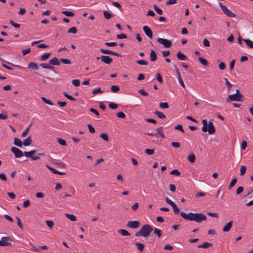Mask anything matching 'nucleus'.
Segmentation results:
<instances>
[{
  "label": "nucleus",
  "instance_id": "nucleus-1",
  "mask_svg": "<svg viewBox=\"0 0 253 253\" xmlns=\"http://www.w3.org/2000/svg\"><path fill=\"white\" fill-rule=\"evenodd\" d=\"M180 214L184 219L189 221H194L197 223H201L207 219L206 215L202 213H193L190 212L187 214L182 211L180 212Z\"/></svg>",
  "mask_w": 253,
  "mask_h": 253
},
{
  "label": "nucleus",
  "instance_id": "nucleus-2",
  "mask_svg": "<svg viewBox=\"0 0 253 253\" xmlns=\"http://www.w3.org/2000/svg\"><path fill=\"white\" fill-rule=\"evenodd\" d=\"M153 230V229L151 225L144 224L142 225L141 229L138 232L135 233V235L136 237L142 236L145 238L150 235Z\"/></svg>",
  "mask_w": 253,
  "mask_h": 253
},
{
  "label": "nucleus",
  "instance_id": "nucleus-3",
  "mask_svg": "<svg viewBox=\"0 0 253 253\" xmlns=\"http://www.w3.org/2000/svg\"><path fill=\"white\" fill-rule=\"evenodd\" d=\"M202 124L203 126L202 128L203 132L208 131L209 133L212 134L215 131V128L213 126V123L211 121H210L208 124L206 120H202Z\"/></svg>",
  "mask_w": 253,
  "mask_h": 253
},
{
  "label": "nucleus",
  "instance_id": "nucleus-4",
  "mask_svg": "<svg viewBox=\"0 0 253 253\" xmlns=\"http://www.w3.org/2000/svg\"><path fill=\"white\" fill-rule=\"evenodd\" d=\"M244 100L243 95H237V94H234L229 95L226 98V101L230 102L231 101H243Z\"/></svg>",
  "mask_w": 253,
  "mask_h": 253
},
{
  "label": "nucleus",
  "instance_id": "nucleus-5",
  "mask_svg": "<svg viewBox=\"0 0 253 253\" xmlns=\"http://www.w3.org/2000/svg\"><path fill=\"white\" fill-rule=\"evenodd\" d=\"M219 5L224 13L228 17H235L236 16V14L229 10L225 5L222 4V3L219 2Z\"/></svg>",
  "mask_w": 253,
  "mask_h": 253
},
{
  "label": "nucleus",
  "instance_id": "nucleus-6",
  "mask_svg": "<svg viewBox=\"0 0 253 253\" xmlns=\"http://www.w3.org/2000/svg\"><path fill=\"white\" fill-rule=\"evenodd\" d=\"M12 239L9 237H2L0 240V246H11V244L10 241H12Z\"/></svg>",
  "mask_w": 253,
  "mask_h": 253
},
{
  "label": "nucleus",
  "instance_id": "nucleus-7",
  "mask_svg": "<svg viewBox=\"0 0 253 253\" xmlns=\"http://www.w3.org/2000/svg\"><path fill=\"white\" fill-rule=\"evenodd\" d=\"M157 42L163 44L164 46L166 48H169L171 46L172 42L168 40L167 39H162V38H158L157 39Z\"/></svg>",
  "mask_w": 253,
  "mask_h": 253
},
{
  "label": "nucleus",
  "instance_id": "nucleus-8",
  "mask_svg": "<svg viewBox=\"0 0 253 253\" xmlns=\"http://www.w3.org/2000/svg\"><path fill=\"white\" fill-rule=\"evenodd\" d=\"M11 151L14 153L16 158H19L23 156V153L22 151L17 147H12L11 148Z\"/></svg>",
  "mask_w": 253,
  "mask_h": 253
},
{
  "label": "nucleus",
  "instance_id": "nucleus-9",
  "mask_svg": "<svg viewBox=\"0 0 253 253\" xmlns=\"http://www.w3.org/2000/svg\"><path fill=\"white\" fill-rule=\"evenodd\" d=\"M101 59V61L106 64H110L113 62V59L107 55H102L100 57H97V59Z\"/></svg>",
  "mask_w": 253,
  "mask_h": 253
},
{
  "label": "nucleus",
  "instance_id": "nucleus-10",
  "mask_svg": "<svg viewBox=\"0 0 253 253\" xmlns=\"http://www.w3.org/2000/svg\"><path fill=\"white\" fill-rule=\"evenodd\" d=\"M126 226L129 228L135 229L140 226V223L137 220L130 221L127 223Z\"/></svg>",
  "mask_w": 253,
  "mask_h": 253
},
{
  "label": "nucleus",
  "instance_id": "nucleus-11",
  "mask_svg": "<svg viewBox=\"0 0 253 253\" xmlns=\"http://www.w3.org/2000/svg\"><path fill=\"white\" fill-rule=\"evenodd\" d=\"M100 50L102 53H104V54H111V55H115V56H116L118 57L122 56L121 54L116 52H114V51H111L108 49H105L101 48L100 49Z\"/></svg>",
  "mask_w": 253,
  "mask_h": 253
},
{
  "label": "nucleus",
  "instance_id": "nucleus-12",
  "mask_svg": "<svg viewBox=\"0 0 253 253\" xmlns=\"http://www.w3.org/2000/svg\"><path fill=\"white\" fill-rule=\"evenodd\" d=\"M143 30L146 35L150 39H152L153 37V33L151 29L147 26H144L143 27Z\"/></svg>",
  "mask_w": 253,
  "mask_h": 253
},
{
  "label": "nucleus",
  "instance_id": "nucleus-13",
  "mask_svg": "<svg viewBox=\"0 0 253 253\" xmlns=\"http://www.w3.org/2000/svg\"><path fill=\"white\" fill-rule=\"evenodd\" d=\"M233 221H230L226 223V224L223 227L222 229V231L224 232H229L233 225Z\"/></svg>",
  "mask_w": 253,
  "mask_h": 253
},
{
  "label": "nucleus",
  "instance_id": "nucleus-14",
  "mask_svg": "<svg viewBox=\"0 0 253 253\" xmlns=\"http://www.w3.org/2000/svg\"><path fill=\"white\" fill-rule=\"evenodd\" d=\"M49 63L52 65L58 66H60V63L59 61L58 60V59L56 57H54L53 58H52L51 59H50L49 60Z\"/></svg>",
  "mask_w": 253,
  "mask_h": 253
},
{
  "label": "nucleus",
  "instance_id": "nucleus-15",
  "mask_svg": "<svg viewBox=\"0 0 253 253\" xmlns=\"http://www.w3.org/2000/svg\"><path fill=\"white\" fill-rule=\"evenodd\" d=\"M150 60L152 62H154L156 61L157 59V55L155 50L153 49L151 50V52L150 54Z\"/></svg>",
  "mask_w": 253,
  "mask_h": 253
},
{
  "label": "nucleus",
  "instance_id": "nucleus-16",
  "mask_svg": "<svg viewBox=\"0 0 253 253\" xmlns=\"http://www.w3.org/2000/svg\"><path fill=\"white\" fill-rule=\"evenodd\" d=\"M28 68L33 70H37L39 69V66L36 63L31 62L28 64Z\"/></svg>",
  "mask_w": 253,
  "mask_h": 253
},
{
  "label": "nucleus",
  "instance_id": "nucleus-17",
  "mask_svg": "<svg viewBox=\"0 0 253 253\" xmlns=\"http://www.w3.org/2000/svg\"><path fill=\"white\" fill-rule=\"evenodd\" d=\"M154 114L157 116V117L162 120H165L166 118V115L162 112L156 110Z\"/></svg>",
  "mask_w": 253,
  "mask_h": 253
},
{
  "label": "nucleus",
  "instance_id": "nucleus-18",
  "mask_svg": "<svg viewBox=\"0 0 253 253\" xmlns=\"http://www.w3.org/2000/svg\"><path fill=\"white\" fill-rule=\"evenodd\" d=\"M212 246V244L208 242H204L203 243L199 245L197 247L199 248H208Z\"/></svg>",
  "mask_w": 253,
  "mask_h": 253
},
{
  "label": "nucleus",
  "instance_id": "nucleus-19",
  "mask_svg": "<svg viewBox=\"0 0 253 253\" xmlns=\"http://www.w3.org/2000/svg\"><path fill=\"white\" fill-rule=\"evenodd\" d=\"M14 144L18 147H22V141L17 137H15L14 139Z\"/></svg>",
  "mask_w": 253,
  "mask_h": 253
},
{
  "label": "nucleus",
  "instance_id": "nucleus-20",
  "mask_svg": "<svg viewBox=\"0 0 253 253\" xmlns=\"http://www.w3.org/2000/svg\"><path fill=\"white\" fill-rule=\"evenodd\" d=\"M118 233L121 234L124 236H130V234L125 229H119L118 230Z\"/></svg>",
  "mask_w": 253,
  "mask_h": 253
},
{
  "label": "nucleus",
  "instance_id": "nucleus-21",
  "mask_svg": "<svg viewBox=\"0 0 253 253\" xmlns=\"http://www.w3.org/2000/svg\"><path fill=\"white\" fill-rule=\"evenodd\" d=\"M177 57L180 60H185L187 59L186 56L180 51H178L176 54Z\"/></svg>",
  "mask_w": 253,
  "mask_h": 253
},
{
  "label": "nucleus",
  "instance_id": "nucleus-22",
  "mask_svg": "<svg viewBox=\"0 0 253 253\" xmlns=\"http://www.w3.org/2000/svg\"><path fill=\"white\" fill-rule=\"evenodd\" d=\"M36 153V150H33L29 152L25 151L23 153V155H24L27 158H32V155Z\"/></svg>",
  "mask_w": 253,
  "mask_h": 253
},
{
  "label": "nucleus",
  "instance_id": "nucleus-23",
  "mask_svg": "<svg viewBox=\"0 0 253 253\" xmlns=\"http://www.w3.org/2000/svg\"><path fill=\"white\" fill-rule=\"evenodd\" d=\"M163 127L162 126L158 127L156 129L157 132L156 133V134H157V135L158 134H159L162 138H164L165 135L163 132Z\"/></svg>",
  "mask_w": 253,
  "mask_h": 253
},
{
  "label": "nucleus",
  "instance_id": "nucleus-24",
  "mask_svg": "<svg viewBox=\"0 0 253 253\" xmlns=\"http://www.w3.org/2000/svg\"><path fill=\"white\" fill-rule=\"evenodd\" d=\"M40 66L42 67L43 68L48 69L51 70H53L54 68L53 66H52L47 63H41L40 64Z\"/></svg>",
  "mask_w": 253,
  "mask_h": 253
},
{
  "label": "nucleus",
  "instance_id": "nucleus-25",
  "mask_svg": "<svg viewBox=\"0 0 253 253\" xmlns=\"http://www.w3.org/2000/svg\"><path fill=\"white\" fill-rule=\"evenodd\" d=\"M32 143V139L30 137V136H29L27 138H26L23 142V144L25 146H29Z\"/></svg>",
  "mask_w": 253,
  "mask_h": 253
},
{
  "label": "nucleus",
  "instance_id": "nucleus-26",
  "mask_svg": "<svg viewBox=\"0 0 253 253\" xmlns=\"http://www.w3.org/2000/svg\"><path fill=\"white\" fill-rule=\"evenodd\" d=\"M243 41L250 48L253 49V42L250 39H244Z\"/></svg>",
  "mask_w": 253,
  "mask_h": 253
},
{
  "label": "nucleus",
  "instance_id": "nucleus-27",
  "mask_svg": "<svg viewBox=\"0 0 253 253\" xmlns=\"http://www.w3.org/2000/svg\"><path fill=\"white\" fill-rule=\"evenodd\" d=\"M198 60L203 65L205 66H208V62L206 59L202 57H199Z\"/></svg>",
  "mask_w": 253,
  "mask_h": 253
},
{
  "label": "nucleus",
  "instance_id": "nucleus-28",
  "mask_svg": "<svg viewBox=\"0 0 253 253\" xmlns=\"http://www.w3.org/2000/svg\"><path fill=\"white\" fill-rule=\"evenodd\" d=\"M65 215L66 217L71 220L72 221H75L77 220V218L76 216L73 214L66 213Z\"/></svg>",
  "mask_w": 253,
  "mask_h": 253
},
{
  "label": "nucleus",
  "instance_id": "nucleus-29",
  "mask_svg": "<svg viewBox=\"0 0 253 253\" xmlns=\"http://www.w3.org/2000/svg\"><path fill=\"white\" fill-rule=\"evenodd\" d=\"M103 15L106 19H110L112 17V14L108 11H104L103 12Z\"/></svg>",
  "mask_w": 253,
  "mask_h": 253
},
{
  "label": "nucleus",
  "instance_id": "nucleus-30",
  "mask_svg": "<svg viewBox=\"0 0 253 253\" xmlns=\"http://www.w3.org/2000/svg\"><path fill=\"white\" fill-rule=\"evenodd\" d=\"M188 160L190 163H193L195 161L196 157L193 154H191L188 155Z\"/></svg>",
  "mask_w": 253,
  "mask_h": 253
},
{
  "label": "nucleus",
  "instance_id": "nucleus-31",
  "mask_svg": "<svg viewBox=\"0 0 253 253\" xmlns=\"http://www.w3.org/2000/svg\"><path fill=\"white\" fill-rule=\"evenodd\" d=\"M135 245L138 250L142 252L144 250V245L143 244L139 243H135Z\"/></svg>",
  "mask_w": 253,
  "mask_h": 253
},
{
  "label": "nucleus",
  "instance_id": "nucleus-32",
  "mask_svg": "<svg viewBox=\"0 0 253 253\" xmlns=\"http://www.w3.org/2000/svg\"><path fill=\"white\" fill-rule=\"evenodd\" d=\"M111 91L113 92H117L120 90V87L118 85H113L111 86L110 88Z\"/></svg>",
  "mask_w": 253,
  "mask_h": 253
},
{
  "label": "nucleus",
  "instance_id": "nucleus-33",
  "mask_svg": "<svg viewBox=\"0 0 253 253\" xmlns=\"http://www.w3.org/2000/svg\"><path fill=\"white\" fill-rule=\"evenodd\" d=\"M237 182V179L236 178H233L229 185L228 189H231L236 184Z\"/></svg>",
  "mask_w": 253,
  "mask_h": 253
},
{
  "label": "nucleus",
  "instance_id": "nucleus-34",
  "mask_svg": "<svg viewBox=\"0 0 253 253\" xmlns=\"http://www.w3.org/2000/svg\"><path fill=\"white\" fill-rule=\"evenodd\" d=\"M50 54H51L50 53H46L44 54L41 57L40 60L41 61L46 60V59H47L48 58V57Z\"/></svg>",
  "mask_w": 253,
  "mask_h": 253
},
{
  "label": "nucleus",
  "instance_id": "nucleus-35",
  "mask_svg": "<svg viewBox=\"0 0 253 253\" xmlns=\"http://www.w3.org/2000/svg\"><path fill=\"white\" fill-rule=\"evenodd\" d=\"M62 13L63 14L65 15L66 16H69V17H72V16H73L75 15L74 13H73L72 11H65V10H64V11H63L62 12Z\"/></svg>",
  "mask_w": 253,
  "mask_h": 253
},
{
  "label": "nucleus",
  "instance_id": "nucleus-36",
  "mask_svg": "<svg viewBox=\"0 0 253 253\" xmlns=\"http://www.w3.org/2000/svg\"><path fill=\"white\" fill-rule=\"evenodd\" d=\"M64 96H65L66 98H67L68 99L71 100V101H76V99L74 98L72 96L68 94L66 92L64 91L63 93Z\"/></svg>",
  "mask_w": 253,
  "mask_h": 253
},
{
  "label": "nucleus",
  "instance_id": "nucleus-37",
  "mask_svg": "<svg viewBox=\"0 0 253 253\" xmlns=\"http://www.w3.org/2000/svg\"><path fill=\"white\" fill-rule=\"evenodd\" d=\"M154 9L159 14H163V10L161 9H160L157 5H154Z\"/></svg>",
  "mask_w": 253,
  "mask_h": 253
},
{
  "label": "nucleus",
  "instance_id": "nucleus-38",
  "mask_svg": "<svg viewBox=\"0 0 253 253\" xmlns=\"http://www.w3.org/2000/svg\"><path fill=\"white\" fill-rule=\"evenodd\" d=\"M160 107L162 109H168L169 108V104L167 102H160Z\"/></svg>",
  "mask_w": 253,
  "mask_h": 253
},
{
  "label": "nucleus",
  "instance_id": "nucleus-39",
  "mask_svg": "<svg viewBox=\"0 0 253 253\" xmlns=\"http://www.w3.org/2000/svg\"><path fill=\"white\" fill-rule=\"evenodd\" d=\"M154 233L159 237H160L162 236V230L161 229L155 228L154 229Z\"/></svg>",
  "mask_w": 253,
  "mask_h": 253
},
{
  "label": "nucleus",
  "instance_id": "nucleus-40",
  "mask_svg": "<svg viewBox=\"0 0 253 253\" xmlns=\"http://www.w3.org/2000/svg\"><path fill=\"white\" fill-rule=\"evenodd\" d=\"M247 170V168L245 166H241L240 168V174L241 175H243L245 174L246 171Z\"/></svg>",
  "mask_w": 253,
  "mask_h": 253
},
{
  "label": "nucleus",
  "instance_id": "nucleus-41",
  "mask_svg": "<svg viewBox=\"0 0 253 253\" xmlns=\"http://www.w3.org/2000/svg\"><path fill=\"white\" fill-rule=\"evenodd\" d=\"M100 137L106 141H108L109 138L107 133H102L100 135Z\"/></svg>",
  "mask_w": 253,
  "mask_h": 253
},
{
  "label": "nucleus",
  "instance_id": "nucleus-42",
  "mask_svg": "<svg viewBox=\"0 0 253 253\" xmlns=\"http://www.w3.org/2000/svg\"><path fill=\"white\" fill-rule=\"evenodd\" d=\"M60 61L63 64H71L72 63L70 60L68 59L61 58Z\"/></svg>",
  "mask_w": 253,
  "mask_h": 253
},
{
  "label": "nucleus",
  "instance_id": "nucleus-43",
  "mask_svg": "<svg viewBox=\"0 0 253 253\" xmlns=\"http://www.w3.org/2000/svg\"><path fill=\"white\" fill-rule=\"evenodd\" d=\"M170 174L175 175H176V176H179L181 173H180V172L179 171V170L178 169H174L172 170L170 172Z\"/></svg>",
  "mask_w": 253,
  "mask_h": 253
},
{
  "label": "nucleus",
  "instance_id": "nucleus-44",
  "mask_svg": "<svg viewBox=\"0 0 253 253\" xmlns=\"http://www.w3.org/2000/svg\"><path fill=\"white\" fill-rule=\"evenodd\" d=\"M109 108L110 109L114 110V109H117L118 108V105L117 104H116V103H113V102H111L109 104Z\"/></svg>",
  "mask_w": 253,
  "mask_h": 253
},
{
  "label": "nucleus",
  "instance_id": "nucleus-45",
  "mask_svg": "<svg viewBox=\"0 0 253 253\" xmlns=\"http://www.w3.org/2000/svg\"><path fill=\"white\" fill-rule=\"evenodd\" d=\"M45 223L47 226L50 229L52 228L54 225V222L51 220H46Z\"/></svg>",
  "mask_w": 253,
  "mask_h": 253
},
{
  "label": "nucleus",
  "instance_id": "nucleus-46",
  "mask_svg": "<svg viewBox=\"0 0 253 253\" xmlns=\"http://www.w3.org/2000/svg\"><path fill=\"white\" fill-rule=\"evenodd\" d=\"M136 63L139 65H148V62L144 60H137Z\"/></svg>",
  "mask_w": 253,
  "mask_h": 253
},
{
  "label": "nucleus",
  "instance_id": "nucleus-47",
  "mask_svg": "<svg viewBox=\"0 0 253 253\" xmlns=\"http://www.w3.org/2000/svg\"><path fill=\"white\" fill-rule=\"evenodd\" d=\"M57 142L62 146H66L67 145L66 141L61 138H57Z\"/></svg>",
  "mask_w": 253,
  "mask_h": 253
},
{
  "label": "nucleus",
  "instance_id": "nucleus-48",
  "mask_svg": "<svg viewBox=\"0 0 253 253\" xmlns=\"http://www.w3.org/2000/svg\"><path fill=\"white\" fill-rule=\"evenodd\" d=\"M42 99L45 103L50 105H53L52 102L50 100L45 98L44 97H42Z\"/></svg>",
  "mask_w": 253,
  "mask_h": 253
},
{
  "label": "nucleus",
  "instance_id": "nucleus-49",
  "mask_svg": "<svg viewBox=\"0 0 253 253\" xmlns=\"http://www.w3.org/2000/svg\"><path fill=\"white\" fill-rule=\"evenodd\" d=\"M72 83L74 86H78L80 84V81L78 79H74L72 80Z\"/></svg>",
  "mask_w": 253,
  "mask_h": 253
},
{
  "label": "nucleus",
  "instance_id": "nucleus-50",
  "mask_svg": "<svg viewBox=\"0 0 253 253\" xmlns=\"http://www.w3.org/2000/svg\"><path fill=\"white\" fill-rule=\"evenodd\" d=\"M102 92L103 90H102L100 88H94L92 91V93L93 94H96L97 93H102Z\"/></svg>",
  "mask_w": 253,
  "mask_h": 253
},
{
  "label": "nucleus",
  "instance_id": "nucleus-51",
  "mask_svg": "<svg viewBox=\"0 0 253 253\" xmlns=\"http://www.w3.org/2000/svg\"><path fill=\"white\" fill-rule=\"evenodd\" d=\"M224 80H225V84L227 86L228 88V91L231 89V88L232 86V84L228 81V79L227 78H224Z\"/></svg>",
  "mask_w": 253,
  "mask_h": 253
},
{
  "label": "nucleus",
  "instance_id": "nucleus-52",
  "mask_svg": "<svg viewBox=\"0 0 253 253\" xmlns=\"http://www.w3.org/2000/svg\"><path fill=\"white\" fill-rule=\"evenodd\" d=\"M16 219L17 220V223L18 226L19 227V228L21 229H23V225L21 223L20 218L18 216H17L16 217Z\"/></svg>",
  "mask_w": 253,
  "mask_h": 253
},
{
  "label": "nucleus",
  "instance_id": "nucleus-53",
  "mask_svg": "<svg viewBox=\"0 0 253 253\" xmlns=\"http://www.w3.org/2000/svg\"><path fill=\"white\" fill-rule=\"evenodd\" d=\"M117 116L121 119H125L126 117V115L123 112H119L117 114Z\"/></svg>",
  "mask_w": 253,
  "mask_h": 253
},
{
  "label": "nucleus",
  "instance_id": "nucleus-54",
  "mask_svg": "<svg viewBox=\"0 0 253 253\" xmlns=\"http://www.w3.org/2000/svg\"><path fill=\"white\" fill-rule=\"evenodd\" d=\"M68 32L69 33L76 34L77 32V29L76 27H73L69 29Z\"/></svg>",
  "mask_w": 253,
  "mask_h": 253
},
{
  "label": "nucleus",
  "instance_id": "nucleus-55",
  "mask_svg": "<svg viewBox=\"0 0 253 253\" xmlns=\"http://www.w3.org/2000/svg\"><path fill=\"white\" fill-rule=\"evenodd\" d=\"M9 23L15 28H19L20 27V25L19 24L15 23L13 20H10Z\"/></svg>",
  "mask_w": 253,
  "mask_h": 253
},
{
  "label": "nucleus",
  "instance_id": "nucleus-56",
  "mask_svg": "<svg viewBox=\"0 0 253 253\" xmlns=\"http://www.w3.org/2000/svg\"><path fill=\"white\" fill-rule=\"evenodd\" d=\"M105 45L108 46H115L117 45V43L116 42H106Z\"/></svg>",
  "mask_w": 253,
  "mask_h": 253
},
{
  "label": "nucleus",
  "instance_id": "nucleus-57",
  "mask_svg": "<svg viewBox=\"0 0 253 253\" xmlns=\"http://www.w3.org/2000/svg\"><path fill=\"white\" fill-rule=\"evenodd\" d=\"M244 191V188L243 186H239L236 190V195H239L242 193Z\"/></svg>",
  "mask_w": 253,
  "mask_h": 253
},
{
  "label": "nucleus",
  "instance_id": "nucleus-58",
  "mask_svg": "<svg viewBox=\"0 0 253 253\" xmlns=\"http://www.w3.org/2000/svg\"><path fill=\"white\" fill-rule=\"evenodd\" d=\"M156 79L160 83H162L163 82V78L159 73H157L156 74Z\"/></svg>",
  "mask_w": 253,
  "mask_h": 253
},
{
  "label": "nucleus",
  "instance_id": "nucleus-59",
  "mask_svg": "<svg viewBox=\"0 0 253 253\" xmlns=\"http://www.w3.org/2000/svg\"><path fill=\"white\" fill-rule=\"evenodd\" d=\"M46 167L48 169H49L53 173L56 174L57 173H58V170H56L54 168L50 167L48 165Z\"/></svg>",
  "mask_w": 253,
  "mask_h": 253
},
{
  "label": "nucleus",
  "instance_id": "nucleus-60",
  "mask_svg": "<svg viewBox=\"0 0 253 253\" xmlns=\"http://www.w3.org/2000/svg\"><path fill=\"white\" fill-rule=\"evenodd\" d=\"M171 146L174 148H178L180 147V143L178 142H172Z\"/></svg>",
  "mask_w": 253,
  "mask_h": 253
},
{
  "label": "nucleus",
  "instance_id": "nucleus-61",
  "mask_svg": "<svg viewBox=\"0 0 253 253\" xmlns=\"http://www.w3.org/2000/svg\"><path fill=\"white\" fill-rule=\"evenodd\" d=\"M172 208H173V212L175 214H178L179 213L180 211H179V210L177 208V206H176L175 204H174V205H173L172 206Z\"/></svg>",
  "mask_w": 253,
  "mask_h": 253
},
{
  "label": "nucleus",
  "instance_id": "nucleus-62",
  "mask_svg": "<svg viewBox=\"0 0 253 253\" xmlns=\"http://www.w3.org/2000/svg\"><path fill=\"white\" fill-rule=\"evenodd\" d=\"M145 153L149 155H153L154 153V150L150 149H146Z\"/></svg>",
  "mask_w": 253,
  "mask_h": 253
},
{
  "label": "nucleus",
  "instance_id": "nucleus-63",
  "mask_svg": "<svg viewBox=\"0 0 253 253\" xmlns=\"http://www.w3.org/2000/svg\"><path fill=\"white\" fill-rule=\"evenodd\" d=\"M87 127L90 133H93L95 132V129L91 125H87Z\"/></svg>",
  "mask_w": 253,
  "mask_h": 253
},
{
  "label": "nucleus",
  "instance_id": "nucleus-64",
  "mask_svg": "<svg viewBox=\"0 0 253 253\" xmlns=\"http://www.w3.org/2000/svg\"><path fill=\"white\" fill-rule=\"evenodd\" d=\"M247 146V142L245 140H243L241 144V149L243 150H245Z\"/></svg>",
  "mask_w": 253,
  "mask_h": 253
}]
</instances>
